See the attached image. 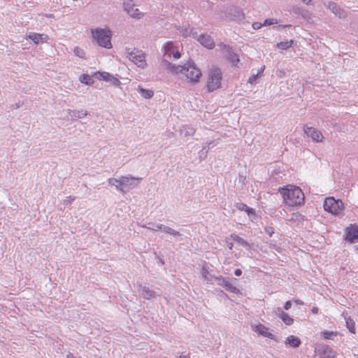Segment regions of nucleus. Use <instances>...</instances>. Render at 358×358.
Returning a JSON list of instances; mask_svg holds the SVG:
<instances>
[{"label":"nucleus","mask_w":358,"mask_h":358,"mask_svg":"<svg viewBox=\"0 0 358 358\" xmlns=\"http://www.w3.org/2000/svg\"><path fill=\"white\" fill-rule=\"evenodd\" d=\"M168 69L173 73L180 75L181 78L185 77L192 83H197L201 76V71L195 66L194 63H187L183 66H176L166 59H163Z\"/></svg>","instance_id":"f257e3e1"},{"label":"nucleus","mask_w":358,"mask_h":358,"mask_svg":"<svg viewBox=\"0 0 358 358\" xmlns=\"http://www.w3.org/2000/svg\"><path fill=\"white\" fill-rule=\"evenodd\" d=\"M197 40L202 45L208 49H212L215 45L213 38L208 34H201Z\"/></svg>","instance_id":"2eb2a0df"},{"label":"nucleus","mask_w":358,"mask_h":358,"mask_svg":"<svg viewBox=\"0 0 358 358\" xmlns=\"http://www.w3.org/2000/svg\"><path fill=\"white\" fill-rule=\"evenodd\" d=\"M346 239L351 243L358 240V226L347 228Z\"/></svg>","instance_id":"412c9836"},{"label":"nucleus","mask_w":358,"mask_h":358,"mask_svg":"<svg viewBox=\"0 0 358 358\" xmlns=\"http://www.w3.org/2000/svg\"><path fill=\"white\" fill-rule=\"evenodd\" d=\"M68 114L72 121L78 119H82L87 115L88 113L86 110H68Z\"/></svg>","instance_id":"f3484780"},{"label":"nucleus","mask_w":358,"mask_h":358,"mask_svg":"<svg viewBox=\"0 0 358 358\" xmlns=\"http://www.w3.org/2000/svg\"><path fill=\"white\" fill-rule=\"evenodd\" d=\"M73 52L77 57H78L80 58L85 57V53L84 50L78 47L74 48Z\"/></svg>","instance_id":"58836bf2"},{"label":"nucleus","mask_w":358,"mask_h":358,"mask_svg":"<svg viewBox=\"0 0 358 358\" xmlns=\"http://www.w3.org/2000/svg\"><path fill=\"white\" fill-rule=\"evenodd\" d=\"M82 83L90 85L92 83V78L87 74H82L79 78Z\"/></svg>","instance_id":"e433bc0d"},{"label":"nucleus","mask_w":358,"mask_h":358,"mask_svg":"<svg viewBox=\"0 0 358 358\" xmlns=\"http://www.w3.org/2000/svg\"><path fill=\"white\" fill-rule=\"evenodd\" d=\"M75 199L74 196H68L66 199L64 200V204L65 205H69L71 204Z\"/></svg>","instance_id":"79ce46f5"},{"label":"nucleus","mask_w":358,"mask_h":358,"mask_svg":"<svg viewBox=\"0 0 358 358\" xmlns=\"http://www.w3.org/2000/svg\"><path fill=\"white\" fill-rule=\"evenodd\" d=\"M303 3H304L306 5H312L313 4V0H301Z\"/></svg>","instance_id":"3c124183"},{"label":"nucleus","mask_w":358,"mask_h":358,"mask_svg":"<svg viewBox=\"0 0 358 358\" xmlns=\"http://www.w3.org/2000/svg\"><path fill=\"white\" fill-rule=\"evenodd\" d=\"M277 23H278V22L276 20H275L273 18H268V19H266L264 20V22L263 23V26H269V25L275 24Z\"/></svg>","instance_id":"ea45409f"},{"label":"nucleus","mask_w":358,"mask_h":358,"mask_svg":"<svg viewBox=\"0 0 358 358\" xmlns=\"http://www.w3.org/2000/svg\"><path fill=\"white\" fill-rule=\"evenodd\" d=\"M134 3L133 0H124L123 9L131 17L139 20L143 16L138 8H134Z\"/></svg>","instance_id":"6e6552de"},{"label":"nucleus","mask_w":358,"mask_h":358,"mask_svg":"<svg viewBox=\"0 0 358 358\" xmlns=\"http://www.w3.org/2000/svg\"><path fill=\"white\" fill-rule=\"evenodd\" d=\"M16 107H17V108L20 107V104H17V105H16Z\"/></svg>","instance_id":"6e6d98bb"},{"label":"nucleus","mask_w":358,"mask_h":358,"mask_svg":"<svg viewBox=\"0 0 358 358\" xmlns=\"http://www.w3.org/2000/svg\"><path fill=\"white\" fill-rule=\"evenodd\" d=\"M141 180V178H136L129 175L121 176L119 178H108V182L110 185L115 186L119 192L126 193L137 187Z\"/></svg>","instance_id":"7ed1b4c3"},{"label":"nucleus","mask_w":358,"mask_h":358,"mask_svg":"<svg viewBox=\"0 0 358 358\" xmlns=\"http://www.w3.org/2000/svg\"><path fill=\"white\" fill-rule=\"evenodd\" d=\"M99 80H103L106 81H109L113 85H118L120 84V81L115 77H114L112 74L107 72L99 73Z\"/></svg>","instance_id":"4be33fe9"},{"label":"nucleus","mask_w":358,"mask_h":358,"mask_svg":"<svg viewBox=\"0 0 358 358\" xmlns=\"http://www.w3.org/2000/svg\"><path fill=\"white\" fill-rule=\"evenodd\" d=\"M230 238L232 241H235L238 245L245 248L248 250H250L251 248L250 244L248 241H246L245 240H244L243 238H242L241 237L238 236L235 234H231L230 235Z\"/></svg>","instance_id":"b1692460"},{"label":"nucleus","mask_w":358,"mask_h":358,"mask_svg":"<svg viewBox=\"0 0 358 358\" xmlns=\"http://www.w3.org/2000/svg\"><path fill=\"white\" fill-rule=\"evenodd\" d=\"M127 57L139 68L144 69L147 66L145 56L142 51L134 50L128 53Z\"/></svg>","instance_id":"0eeeda50"},{"label":"nucleus","mask_w":358,"mask_h":358,"mask_svg":"<svg viewBox=\"0 0 358 358\" xmlns=\"http://www.w3.org/2000/svg\"><path fill=\"white\" fill-rule=\"evenodd\" d=\"M215 280L217 282L218 285L224 287L226 290L230 292L236 293L238 292V289L222 275L216 276Z\"/></svg>","instance_id":"ddd939ff"},{"label":"nucleus","mask_w":358,"mask_h":358,"mask_svg":"<svg viewBox=\"0 0 358 358\" xmlns=\"http://www.w3.org/2000/svg\"><path fill=\"white\" fill-rule=\"evenodd\" d=\"M222 79V72L217 67L212 68L208 73L207 80V89L208 92H213L221 87Z\"/></svg>","instance_id":"39448f33"},{"label":"nucleus","mask_w":358,"mask_h":358,"mask_svg":"<svg viewBox=\"0 0 358 358\" xmlns=\"http://www.w3.org/2000/svg\"><path fill=\"white\" fill-rule=\"evenodd\" d=\"M292 44H293L292 40L285 41H281L280 43H278L276 46L279 49H281V50H287L288 48H289L292 46Z\"/></svg>","instance_id":"473e14b6"},{"label":"nucleus","mask_w":358,"mask_h":358,"mask_svg":"<svg viewBox=\"0 0 358 358\" xmlns=\"http://www.w3.org/2000/svg\"><path fill=\"white\" fill-rule=\"evenodd\" d=\"M179 33L184 37L194 35L193 29L190 27H182L179 29Z\"/></svg>","instance_id":"72a5a7b5"},{"label":"nucleus","mask_w":358,"mask_h":358,"mask_svg":"<svg viewBox=\"0 0 358 358\" xmlns=\"http://www.w3.org/2000/svg\"><path fill=\"white\" fill-rule=\"evenodd\" d=\"M318 310H319V309L316 306L313 307L311 309L312 313L314 314H317L318 313Z\"/></svg>","instance_id":"603ef678"},{"label":"nucleus","mask_w":358,"mask_h":358,"mask_svg":"<svg viewBox=\"0 0 358 358\" xmlns=\"http://www.w3.org/2000/svg\"><path fill=\"white\" fill-rule=\"evenodd\" d=\"M346 327L349 329L351 333L355 332V323L350 317H345Z\"/></svg>","instance_id":"7c9ffc66"},{"label":"nucleus","mask_w":358,"mask_h":358,"mask_svg":"<svg viewBox=\"0 0 358 358\" xmlns=\"http://www.w3.org/2000/svg\"><path fill=\"white\" fill-rule=\"evenodd\" d=\"M161 231L164 233H166L167 234H170L173 236V237H177L180 236V233L168 226L162 225Z\"/></svg>","instance_id":"c85d7f7f"},{"label":"nucleus","mask_w":358,"mask_h":358,"mask_svg":"<svg viewBox=\"0 0 358 358\" xmlns=\"http://www.w3.org/2000/svg\"><path fill=\"white\" fill-rule=\"evenodd\" d=\"M292 306V302L290 301H287L285 302V303L284 304V308L285 310H289Z\"/></svg>","instance_id":"09e8293b"},{"label":"nucleus","mask_w":358,"mask_h":358,"mask_svg":"<svg viewBox=\"0 0 358 358\" xmlns=\"http://www.w3.org/2000/svg\"><path fill=\"white\" fill-rule=\"evenodd\" d=\"M176 50L173 43L172 41L166 42L163 46V51L164 57L171 58V54L173 53V50Z\"/></svg>","instance_id":"393cba45"},{"label":"nucleus","mask_w":358,"mask_h":358,"mask_svg":"<svg viewBox=\"0 0 358 358\" xmlns=\"http://www.w3.org/2000/svg\"><path fill=\"white\" fill-rule=\"evenodd\" d=\"M303 131L308 137H310L313 141H323L324 136L322 132L317 129L312 127H308V125H304Z\"/></svg>","instance_id":"9d476101"},{"label":"nucleus","mask_w":358,"mask_h":358,"mask_svg":"<svg viewBox=\"0 0 358 358\" xmlns=\"http://www.w3.org/2000/svg\"><path fill=\"white\" fill-rule=\"evenodd\" d=\"M342 201L336 200L333 197H328L324 201V209L333 215H338L343 210Z\"/></svg>","instance_id":"423d86ee"},{"label":"nucleus","mask_w":358,"mask_h":358,"mask_svg":"<svg viewBox=\"0 0 358 358\" xmlns=\"http://www.w3.org/2000/svg\"><path fill=\"white\" fill-rule=\"evenodd\" d=\"M268 245H269V248H270L275 249V250H277V251H278V250L280 249V246L277 245H276V244H275V243H272V241H270V242L268 243Z\"/></svg>","instance_id":"37998d69"},{"label":"nucleus","mask_w":358,"mask_h":358,"mask_svg":"<svg viewBox=\"0 0 358 358\" xmlns=\"http://www.w3.org/2000/svg\"><path fill=\"white\" fill-rule=\"evenodd\" d=\"M356 250H358V247L356 248Z\"/></svg>","instance_id":"4d7b16f0"},{"label":"nucleus","mask_w":358,"mask_h":358,"mask_svg":"<svg viewBox=\"0 0 358 358\" xmlns=\"http://www.w3.org/2000/svg\"><path fill=\"white\" fill-rule=\"evenodd\" d=\"M213 146H214V143L213 141H210V142L208 143L206 145L203 146V150H206V148L208 150H209L211 148H213Z\"/></svg>","instance_id":"49530a36"},{"label":"nucleus","mask_w":358,"mask_h":358,"mask_svg":"<svg viewBox=\"0 0 358 358\" xmlns=\"http://www.w3.org/2000/svg\"><path fill=\"white\" fill-rule=\"evenodd\" d=\"M252 329L259 335L279 342L280 338L269 331V329L262 324L252 326Z\"/></svg>","instance_id":"1a4fd4ad"},{"label":"nucleus","mask_w":358,"mask_h":358,"mask_svg":"<svg viewBox=\"0 0 358 358\" xmlns=\"http://www.w3.org/2000/svg\"><path fill=\"white\" fill-rule=\"evenodd\" d=\"M281 194L285 204L287 206L295 207L303 205L304 193L299 187L288 185L278 189Z\"/></svg>","instance_id":"f03ea898"},{"label":"nucleus","mask_w":358,"mask_h":358,"mask_svg":"<svg viewBox=\"0 0 358 358\" xmlns=\"http://www.w3.org/2000/svg\"><path fill=\"white\" fill-rule=\"evenodd\" d=\"M324 338L332 340L337 335V332L326 331L322 333Z\"/></svg>","instance_id":"4c0bfd02"},{"label":"nucleus","mask_w":358,"mask_h":358,"mask_svg":"<svg viewBox=\"0 0 358 358\" xmlns=\"http://www.w3.org/2000/svg\"><path fill=\"white\" fill-rule=\"evenodd\" d=\"M93 38L95 39L99 46L110 49L112 48L111 31L109 29L97 28L92 30Z\"/></svg>","instance_id":"20e7f679"},{"label":"nucleus","mask_w":358,"mask_h":358,"mask_svg":"<svg viewBox=\"0 0 358 358\" xmlns=\"http://www.w3.org/2000/svg\"><path fill=\"white\" fill-rule=\"evenodd\" d=\"M295 303H297V304H299V305H303V301L299 300V299L296 300Z\"/></svg>","instance_id":"864d4df0"},{"label":"nucleus","mask_w":358,"mask_h":358,"mask_svg":"<svg viewBox=\"0 0 358 358\" xmlns=\"http://www.w3.org/2000/svg\"><path fill=\"white\" fill-rule=\"evenodd\" d=\"M335 358V357H334Z\"/></svg>","instance_id":"13d9d810"},{"label":"nucleus","mask_w":358,"mask_h":358,"mask_svg":"<svg viewBox=\"0 0 358 358\" xmlns=\"http://www.w3.org/2000/svg\"><path fill=\"white\" fill-rule=\"evenodd\" d=\"M324 4L336 16H338L340 18L345 17L346 16L345 10L343 8H341L336 3L329 1L327 3H324Z\"/></svg>","instance_id":"4468645a"},{"label":"nucleus","mask_w":358,"mask_h":358,"mask_svg":"<svg viewBox=\"0 0 358 358\" xmlns=\"http://www.w3.org/2000/svg\"><path fill=\"white\" fill-rule=\"evenodd\" d=\"M139 287L141 289L142 296L145 299L149 300V299H155L157 296H159V294H157V292H155V291H153L152 289H150L149 287H148L146 286L140 285Z\"/></svg>","instance_id":"aec40b11"},{"label":"nucleus","mask_w":358,"mask_h":358,"mask_svg":"<svg viewBox=\"0 0 358 358\" xmlns=\"http://www.w3.org/2000/svg\"><path fill=\"white\" fill-rule=\"evenodd\" d=\"M317 356L320 358H334L336 352L326 345H320L317 349Z\"/></svg>","instance_id":"f8f14e48"},{"label":"nucleus","mask_w":358,"mask_h":358,"mask_svg":"<svg viewBox=\"0 0 358 358\" xmlns=\"http://www.w3.org/2000/svg\"><path fill=\"white\" fill-rule=\"evenodd\" d=\"M229 240H231V239L230 238V237H229V238H227V239H226V243H227V247L229 248V250H231V249L233 248L234 244H233V243H232V242H230V241H229Z\"/></svg>","instance_id":"de8ad7c7"},{"label":"nucleus","mask_w":358,"mask_h":358,"mask_svg":"<svg viewBox=\"0 0 358 358\" xmlns=\"http://www.w3.org/2000/svg\"><path fill=\"white\" fill-rule=\"evenodd\" d=\"M301 342L300 338L294 335L289 336L285 341V344L286 345H289L292 348H297L301 345Z\"/></svg>","instance_id":"5701e85b"},{"label":"nucleus","mask_w":358,"mask_h":358,"mask_svg":"<svg viewBox=\"0 0 358 358\" xmlns=\"http://www.w3.org/2000/svg\"><path fill=\"white\" fill-rule=\"evenodd\" d=\"M219 47L220 48L224 51L225 52V54H226V57L227 58V59L231 63V64L233 66H237L238 65V63L239 62V58L236 55V54H235L234 52H233L231 50V48L229 45H225V44H223V43H220L219 45Z\"/></svg>","instance_id":"9b49d317"},{"label":"nucleus","mask_w":358,"mask_h":358,"mask_svg":"<svg viewBox=\"0 0 358 358\" xmlns=\"http://www.w3.org/2000/svg\"><path fill=\"white\" fill-rule=\"evenodd\" d=\"M236 207L240 210L245 211L249 215H255V210L253 208L248 207L245 203H238L236 204Z\"/></svg>","instance_id":"c756f323"},{"label":"nucleus","mask_w":358,"mask_h":358,"mask_svg":"<svg viewBox=\"0 0 358 358\" xmlns=\"http://www.w3.org/2000/svg\"><path fill=\"white\" fill-rule=\"evenodd\" d=\"M162 225L161 224L148 223V225H143V227L153 231H161Z\"/></svg>","instance_id":"c9c22d12"},{"label":"nucleus","mask_w":358,"mask_h":358,"mask_svg":"<svg viewBox=\"0 0 358 358\" xmlns=\"http://www.w3.org/2000/svg\"><path fill=\"white\" fill-rule=\"evenodd\" d=\"M292 11L296 15H301L303 18L306 17L308 13L307 10L299 6H293Z\"/></svg>","instance_id":"f704fd0d"},{"label":"nucleus","mask_w":358,"mask_h":358,"mask_svg":"<svg viewBox=\"0 0 358 358\" xmlns=\"http://www.w3.org/2000/svg\"><path fill=\"white\" fill-rule=\"evenodd\" d=\"M263 26V23H261V22H254L252 24V27L254 29H260Z\"/></svg>","instance_id":"c03bdc74"},{"label":"nucleus","mask_w":358,"mask_h":358,"mask_svg":"<svg viewBox=\"0 0 358 358\" xmlns=\"http://www.w3.org/2000/svg\"><path fill=\"white\" fill-rule=\"evenodd\" d=\"M234 275L236 276H241L242 275V271L240 268H237L234 271Z\"/></svg>","instance_id":"8fccbe9b"},{"label":"nucleus","mask_w":358,"mask_h":358,"mask_svg":"<svg viewBox=\"0 0 358 358\" xmlns=\"http://www.w3.org/2000/svg\"><path fill=\"white\" fill-rule=\"evenodd\" d=\"M201 275L204 280L208 284H212L213 281L215 280L216 276L210 273L209 267L206 264H203L201 267Z\"/></svg>","instance_id":"dca6fc26"},{"label":"nucleus","mask_w":358,"mask_h":358,"mask_svg":"<svg viewBox=\"0 0 358 358\" xmlns=\"http://www.w3.org/2000/svg\"><path fill=\"white\" fill-rule=\"evenodd\" d=\"M175 59H179L180 57V53L178 50H174L173 53L171 54Z\"/></svg>","instance_id":"a18cd8bd"},{"label":"nucleus","mask_w":358,"mask_h":358,"mask_svg":"<svg viewBox=\"0 0 358 358\" xmlns=\"http://www.w3.org/2000/svg\"><path fill=\"white\" fill-rule=\"evenodd\" d=\"M71 357H73V355H67V358H71Z\"/></svg>","instance_id":"5fc2aeb1"},{"label":"nucleus","mask_w":358,"mask_h":358,"mask_svg":"<svg viewBox=\"0 0 358 358\" xmlns=\"http://www.w3.org/2000/svg\"><path fill=\"white\" fill-rule=\"evenodd\" d=\"M233 11V9H231V12ZM234 13L232 14L231 20L234 21H241L244 19V14L241 9L238 8H234Z\"/></svg>","instance_id":"cd10ccee"},{"label":"nucleus","mask_w":358,"mask_h":358,"mask_svg":"<svg viewBox=\"0 0 358 358\" xmlns=\"http://www.w3.org/2000/svg\"><path fill=\"white\" fill-rule=\"evenodd\" d=\"M195 129L189 125H183L179 130L181 136L185 137L192 136L195 133Z\"/></svg>","instance_id":"a878e982"},{"label":"nucleus","mask_w":358,"mask_h":358,"mask_svg":"<svg viewBox=\"0 0 358 358\" xmlns=\"http://www.w3.org/2000/svg\"><path fill=\"white\" fill-rule=\"evenodd\" d=\"M265 69V66H263L257 73H252V76L248 78V83L253 84L255 83L258 76L262 74Z\"/></svg>","instance_id":"2f4dec72"},{"label":"nucleus","mask_w":358,"mask_h":358,"mask_svg":"<svg viewBox=\"0 0 358 358\" xmlns=\"http://www.w3.org/2000/svg\"><path fill=\"white\" fill-rule=\"evenodd\" d=\"M264 230L270 237L275 233L274 229L272 227H266Z\"/></svg>","instance_id":"a19ab883"},{"label":"nucleus","mask_w":358,"mask_h":358,"mask_svg":"<svg viewBox=\"0 0 358 358\" xmlns=\"http://www.w3.org/2000/svg\"><path fill=\"white\" fill-rule=\"evenodd\" d=\"M136 90L145 99H150L154 96V92L151 90H146L138 85Z\"/></svg>","instance_id":"bb28decb"},{"label":"nucleus","mask_w":358,"mask_h":358,"mask_svg":"<svg viewBox=\"0 0 358 358\" xmlns=\"http://www.w3.org/2000/svg\"><path fill=\"white\" fill-rule=\"evenodd\" d=\"M27 36L36 44L44 43L48 38L47 35L44 34H37L35 32H30Z\"/></svg>","instance_id":"a211bd4d"},{"label":"nucleus","mask_w":358,"mask_h":358,"mask_svg":"<svg viewBox=\"0 0 358 358\" xmlns=\"http://www.w3.org/2000/svg\"><path fill=\"white\" fill-rule=\"evenodd\" d=\"M275 314L278 316L286 325H291L294 323V319L287 313H285L280 308L275 310Z\"/></svg>","instance_id":"6ab92c4d"}]
</instances>
